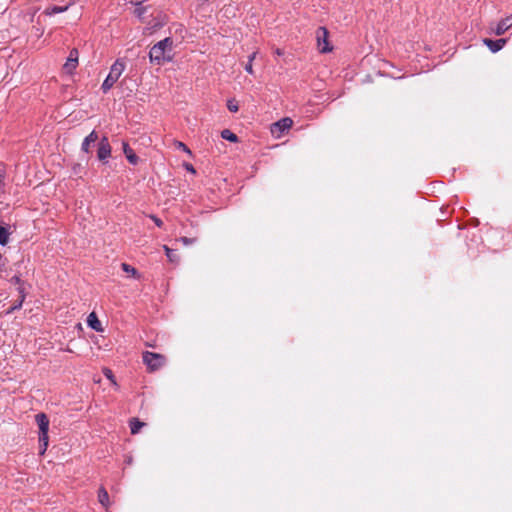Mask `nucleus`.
Listing matches in <instances>:
<instances>
[{"label":"nucleus","instance_id":"nucleus-9","mask_svg":"<svg viewBox=\"0 0 512 512\" xmlns=\"http://www.w3.org/2000/svg\"><path fill=\"white\" fill-rule=\"evenodd\" d=\"M483 43L489 48V50L493 53L500 51L504 45L506 44L505 39L491 40L488 38L483 39Z\"/></svg>","mask_w":512,"mask_h":512},{"label":"nucleus","instance_id":"nucleus-31","mask_svg":"<svg viewBox=\"0 0 512 512\" xmlns=\"http://www.w3.org/2000/svg\"><path fill=\"white\" fill-rule=\"evenodd\" d=\"M245 67H246V70H247V72H248V73H250V74H251V73L253 72V71H252L253 66L247 65V66H245Z\"/></svg>","mask_w":512,"mask_h":512},{"label":"nucleus","instance_id":"nucleus-32","mask_svg":"<svg viewBox=\"0 0 512 512\" xmlns=\"http://www.w3.org/2000/svg\"><path fill=\"white\" fill-rule=\"evenodd\" d=\"M40 447H41L40 454H44L46 451V450H44V444L40 443Z\"/></svg>","mask_w":512,"mask_h":512},{"label":"nucleus","instance_id":"nucleus-15","mask_svg":"<svg viewBox=\"0 0 512 512\" xmlns=\"http://www.w3.org/2000/svg\"><path fill=\"white\" fill-rule=\"evenodd\" d=\"M25 299V294H24V289L22 287H19V301L13 305L8 311H7V314H10L12 313L14 310H17L19 308H21L22 306V303Z\"/></svg>","mask_w":512,"mask_h":512},{"label":"nucleus","instance_id":"nucleus-6","mask_svg":"<svg viewBox=\"0 0 512 512\" xmlns=\"http://www.w3.org/2000/svg\"><path fill=\"white\" fill-rule=\"evenodd\" d=\"M511 27H512V13L509 16L500 20L497 24H492L489 27V32H490V34L501 36Z\"/></svg>","mask_w":512,"mask_h":512},{"label":"nucleus","instance_id":"nucleus-30","mask_svg":"<svg viewBox=\"0 0 512 512\" xmlns=\"http://www.w3.org/2000/svg\"><path fill=\"white\" fill-rule=\"evenodd\" d=\"M12 281H14L16 284H20V282H21V280H20V278L18 276H14L12 278Z\"/></svg>","mask_w":512,"mask_h":512},{"label":"nucleus","instance_id":"nucleus-5","mask_svg":"<svg viewBox=\"0 0 512 512\" xmlns=\"http://www.w3.org/2000/svg\"><path fill=\"white\" fill-rule=\"evenodd\" d=\"M123 73V66H112L111 71L107 75L106 79L102 84V90L106 93L112 88V86L118 81Z\"/></svg>","mask_w":512,"mask_h":512},{"label":"nucleus","instance_id":"nucleus-1","mask_svg":"<svg viewBox=\"0 0 512 512\" xmlns=\"http://www.w3.org/2000/svg\"><path fill=\"white\" fill-rule=\"evenodd\" d=\"M175 55V45L172 38L167 37L156 43L149 52L151 62H171Z\"/></svg>","mask_w":512,"mask_h":512},{"label":"nucleus","instance_id":"nucleus-13","mask_svg":"<svg viewBox=\"0 0 512 512\" xmlns=\"http://www.w3.org/2000/svg\"><path fill=\"white\" fill-rule=\"evenodd\" d=\"M98 500L104 506L109 505V495L105 488L101 487L98 491Z\"/></svg>","mask_w":512,"mask_h":512},{"label":"nucleus","instance_id":"nucleus-7","mask_svg":"<svg viewBox=\"0 0 512 512\" xmlns=\"http://www.w3.org/2000/svg\"><path fill=\"white\" fill-rule=\"evenodd\" d=\"M293 124V121L292 119L286 117V118H283L279 121H277L276 123H273L272 126H271V133L274 137L276 138H280L282 136V134L288 130L289 128H291Z\"/></svg>","mask_w":512,"mask_h":512},{"label":"nucleus","instance_id":"nucleus-22","mask_svg":"<svg viewBox=\"0 0 512 512\" xmlns=\"http://www.w3.org/2000/svg\"><path fill=\"white\" fill-rule=\"evenodd\" d=\"M67 7H58V6H54V7H51V8H48L46 10V13L48 15H53V14H56V13H61V12H64L66 11Z\"/></svg>","mask_w":512,"mask_h":512},{"label":"nucleus","instance_id":"nucleus-17","mask_svg":"<svg viewBox=\"0 0 512 512\" xmlns=\"http://www.w3.org/2000/svg\"><path fill=\"white\" fill-rule=\"evenodd\" d=\"M145 424L134 418L130 421V429L132 434H137Z\"/></svg>","mask_w":512,"mask_h":512},{"label":"nucleus","instance_id":"nucleus-24","mask_svg":"<svg viewBox=\"0 0 512 512\" xmlns=\"http://www.w3.org/2000/svg\"><path fill=\"white\" fill-rule=\"evenodd\" d=\"M183 245H191L196 242L195 238L181 237L178 239Z\"/></svg>","mask_w":512,"mask_h":512},{"label":"nucleus","instance_id":"nucleus-11","mask_svg":"<svg viewBox=\"0 0 512 512\" xmlns=\"http://www.w3.org/2000/svg\"><path fill=\"white\" fill-rule=\"evenodd\" d=\"M87 324L89 327H91L93 330L97 332L103 331L101 322L99 321L95 312H92L88 315Z\"/></svg>","mask_w":512,"mask_h":512},{"label":"nucleus","instance_id":"nucleus-16","mask_svg":"<svg viewBox=\"0 0 512 512\" xmlns=\"http://www.w3.org/2000/svg\"><path fill=\"white\" fill-rule=\"evenodd\" d=\"M121 267H122L123 271L126 272L129 276H131L133 278L140 277L138 271L134 267L130 266L129 264L122 263Z\"/></svg>","mask_w":512,"mask_h":512},{"label":"nucleus","instance_id":"nucleus-14","mask_svg":"<svg viewBox=\"0 0 512 512\" xmlns=\"http://www.w3.org/2000/svg\"><path fill=\"white\" fill-rule=\"evenodd\" d=\"M144 0H134L133 4L136 6L134 13L137 17L143 19L144 12H146L147 8L141 6Z\"/></svg>","mask_w":512,"mask_h":512},{"label":"nucleus","instance_id":"nucleus-18","mask_svg":"<svg viewBox=\"0 0 512 512\" xmlns=\"http://www.w3.org/2000/svg\"><path fill=\"white\" fill-rule=\"evenodd\" d=\"M163 249L165 250L166 256L170 262H173V263L179 262V256L176 253H174V251L172 249H170L166 245L163 246Z\"/></svg>","mask_w":512,"mask_h":512},{"label":"nucleus","instance_id":"nucleus-3","mask_svg":"<svg viewBox=\"0 0 512 512\" xmlns=\"http://www.w3.org/2000/svg\"><path fill=\"white\" fill-rule=\"evenodd\" d=\"M317 49L321 53L332 51V46L329 41V32L325 27H319L316 30Z\"/></svg>","mask_w":512,"mask_h":512},{"label":"nucleus","instance_id":"nucleus-26","mask_svg":"<svg viewBox=\"0 0 512 512\" xmlns=\"http://www.w3.org/2000/svg\"><path fill=\"white\" fill-rule=\"evenodd\" d=\"M104 374L108 379H110L114 384H116L111 370L105 369Z\"/></svg>","mask_w":512,"mask_h":512},{"label":"nucleus","instance_id":"nucleus-20","mask_svg":"<svg viewBox=\"0 0 512 512\" xmlns=\"http://www.w3.org/2000/svg\"><path fill=\"white\" fill-rule=\"evenodd\" d=\"M9 234L7 230L0 225V244L5 245L8 242Z\"/></svg>","mask_w":512,"mask_h":512},{"label":"nucleus","instance_id":"nucleus-10","mask_svg":"<svg viewBox=\"0 0 512 512\" xmlns=\"http://www.w3.org/2000/svg\"><path fill=\"white\" fill-rule=\"evenodd\" d=\"M97 140H98V134L96 133V131L93 130L83 140L82 145H81V150L85 153H89L91 145L94 144Z\"/></svg>","mask_w":512,"mask_h":512},{"label":"nucleus","instance_id":"nucleus-8","mask_svg":"<svg viewBox=\"0 0 512 512\" xmlns=\"http://www.w3.org/2000/svg\"><path fill=\"white\" fill-rule=\"evenodd\" d=\"M97 156L101 161H105L111 156V146L106 136L99 141Z\"/></svg>","mask_w":512,"mask_h":512},{"label":"nucleus","instance_id":"nucleus-2","mask_svg":"<svg viewBox=\"0 0 512 512\" xmlns=\"http://www.w3.org/2000/svg\"><path fill=\"white\" fill-rule=\"evenodd\" d=\"M35 420L39 427V442L44 444V450L48 447V430H49V419L44 413H39L35 416Z\"/></svg>","mask_w":512,"mask_h":512},{"label":"nucleus","instance_id":"nucleus-27","mask_svg":"<svg viewBox=\"0 0 512 512\" xmlns=\"http://www.w3.org/2000/svg\"><path fill=\"white\" fill-rule=\"evenodd\" d=\"M150 218L155 222V224H156L158 227H161V226H162L163 222H162L159 218H157V217H156V216H154V215H151V216H150Z\"/></svg>","mask_w":512,"mask_h":512},{"label":"nucleus","instance_id":"nucleus-23","mask_svg":"<svg viewBox=\"0 0 512 512\" xmlns=\"http://www.w3.org/2000/svg\"><path fill=\"white\" fill-rule=\"evenodd\" d=\"M174 145L177 149L182 150L187 154L191 155V150L183 142L175 141Z\"/></svg>","mask_w":512,"mask_h":512},{"label":"nucleus","instance_id":"nucleus-12","mask_svg":"<svg viewBox=\"0 0 512 512\" xmlns=\"http://www.w3.org/2000/svg\"><path fill=\"white\" fill-rule=\"evenodd\" d=\"M123 152H124L127 160L131 164L136 165L138 163L137 155L134 153L133 149L130 148V146L126 142H123Z\"/></svg>","mask_w":512,"mask_h":512},{"label":"nucleus","instance_id":"nucleus-19","mask_svg":"<svg viewBox=\"0 0 512 512\" xmlns=\"http://www.w3.org/2000/svg\"><path fill=\"white\" fill-rule=\"evenodd\" d=\"M221 137L225 140H228L230 142H237L238 141V137L236 136V134H234L232 131H230L229 129H224L222 132H221Z\"/></svg>","mask_w":512,"mask_h":512},{"label":"nucleus","instance_id":"nucleus-21","mask_svg":"<svg viewBox=\"0 0 512 512\" xmlns=\"http://www.w3.org/2000/svg\"><path fill=\"white\" fill-rule=\"evenodd\" d=\"M77 62H78V51L76 49H73L67 58L66 64H73V63H77Z\"/></svg>","mask_w":512,"mask_h":512},{"label":"nucleus","instance_id":"nucleus-4","mask_svg":"<svg viewBox=\"0 0 512 512\" xmlns=\"http://www.w3.org/2000/svg\"><path fill=\"white\" fill-rule=\"evenodd\" d=\"M143 361L150 371H155L165 364V357L161 354L147 351L143 353Z\"/></svg>","mask_w":512,"mask_h":512},{"label":"nucleus","instance_id":"nucleus-28","mask_svg":"<svg viewBox=\"0 0 512 512\" xmlns=\"http://www.w3.org/2000/svg\"><path fill=\"white\" fill-rule=\"evenodd\" d=\"M184 167H185V169H186L187 171H189V172H191V173H193V174L196 172V171H195V169H194V167H193L191 164H189V163H185V164H184Z\"/></svg>","mask_w":512,"mask_h":512},{"label":"nucleus","instance_id":"nucleus-29","mask_svg":"<svg viewBox=\"0 0 512 512\" xmlns=\"http://www.w3.org/2000/svg\"><path fill=\"white\" fill-rule=\"evenodd\" d=\"M164 18H161V20L157 21L153 26H151V29L155 30L158 27H161L163 24Z\"/></svg>","mask_w":512,"mask_h":512},{"label":"nucleus","instance_id":"nucleus-25","mask_svg":"<svg viewBox=\"0 0 512 512\" xmlns=\"http://www.w3.org/2000/svg\"><path fill=\"white\" fill-rule=\"evenodd\" d=\"M227 107L231 112H237L238 111V104L234 100H229L227 103Z\"/></svg>","mask_w":512,"mask_h":512}]
</instances>
